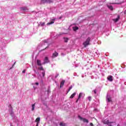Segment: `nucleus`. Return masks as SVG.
Masks as SVG:
<instances>
[{"label":"nucleus","instance_id":"5","mask_svg":"<svg viewBox=\"0 0 126 126\" xmlns=\"http://www.w3.org/2000/svg\"><path fill=\"white\" fill-rule=\"evenodd\" d=\"M85 96V94H84V93H80L79 94L78 99L76 101V103H78V101H79V99H80V98H83Z\"/></svg>","mask_w":126,"mask_h":126},{"label":"nucleus","instance_id":"12","mask_svg":"<svg viewBox=\"0 0 126 126\" xmlns=\"http://www.w3.org/2000/svg\"><path fill=\"white\" fill-rule=\"evenodd\" d=\"M48 43H49V39L44 40L41 43L42 45H48Z\"/></svg>","mask_w":126,"mask_h":126},{"label":"nucleus","instance_id":"16","mask_svg":"<svg viewBox=\"0 0 126 126\" xmlns=\"http://www.w3.org/2000/svg\"><path fill=\"white\" fill-rule=\"evenodd\" d=\"M37 64L39 66H41V65H42V64H43V63H42V62H41V60H37Z\"/></svg>","mask_w":126,"mask_h":126},{"label":"nucleus","instance_id":"7","mask_svg":"<svg viewBox=\"0 0 126 126\" xmlns=\"http://www.w3.org/2000/svg\"><path fill=\"white\" fill-rule=\"evenodd\" d=\"M43 61L44 62L42 63V64H46V63H50V60L47 57H46Z\"/></svg>","mask_w":126,"mask_h":126},{"label":"nucleus","instance_id":"28","mask_svg":"<svg viewBox=\"0 0 126 126\" xmlns=\"http://www.w3.org/2000/svg\"><path fill=\"white\" fill-rule=\"evenodd\" d=\"M60 126H65V124L64 123H61L60 124Z\"/></svg>","mask_w":126,"mask_h":126},{"label":"nucleus","instance_id":"19","mask_svg":"<svg viewBox=\"0 0 126 126\" xmlns=\"http://www.w3.org/2000/svg\"><path fill=\"white\" fill-rule=\"evenodd\" d=\"M107 7H108L109 9H110V10H113L114 9L113 6L110 4H107Z\"/></svg>","mask_w":126,"mask_h":126},{"label":"nucleus","instance_id":"44","mask_svg":"<svg viewBox=\"0 0 126 126\" xmlns=\"http://www.w3.org/2000/svg\"><path fill=\"white\" fill-rule=\"evenodd\" d=\"M47 48H48V47H46L45 49H47Z\"/></svg>","mask_w":126,"mask_h":126},{"label":"nucleus","instance_id":"9","mask_svg":"<svg viewBox=\"0 0 126 126\" xmlns=\"http://www.w3.org/2000/svg\"><path fill=\"white\" fill-rule=\"evenodd\" d=\"M38 69H39V70H42L43 71L42 72V76L43 77H45V71L44 70V68H43V66H41L40 67H39L38 68Z\"/></svg>","mask_w":126,"mask_h":126},{"label":"nucleus","instance_id":"13","mask_svg":"<svg viewBox=\"0 0 126 126\" xmlns=\"http://www.w3.org/2000/svg\"><path fill=\"white\" fill-rule=\"evenodd\" d=\"M21 10H22V11H24V12H26L28 10V8H27V7H21Z\"/></svg>","mask_w":126,"mask_h":126},{"label":"nucleus","instance_id":"31","mask_svg":"<svg viewBox=\"0 0 126 126\" xmlns=\"http://www.w3.org/2000/svg\"><path fill=\"white\" fill-rule=\"evenodd\" d=\"M88 99L89 101H91V96H89L88 97Z\"/></svg>","mask_w":126,"mask_h":126},{"label":"nucleus","instance_id":"37","mask_svg":"<svg viewBox=\"0 0 126 126\" xmlns=\"http://www.w3.org/2000/svg\"><path fill=\"white\" fill-rule=\"evenodd\" d=\"M36 126H39V122L36 123Z\"/></svg>","mask_w":126,"mask_h":126},{"label":"nucleus","instance_id":"30","mask_svg":"<svg viewBox=\"0 0 126 126\" xmlns=\"http://www.w3.org/2000/svg\"><path fill=\"white\" fill-rule=\"evenodd\" d=\"M2 56L4 57V58H5V57H6V54L4 53L3 55H1V57H2Z\"/></svg>","mask_w":126,"mask_h":126},{"label":"nucleus","instance_id":"1","mask_svg":"<svg viewBox=\"0 0 126 126\" xmlns=\"http://www.w3.org/2000/svg\"><path fill=\"white\" fill-rule=\"evenodd\" d=\"M6 44H7V41L6 40L2 38L1 39V48L2 50H3V49L6 47Z\"/></svg>","mask_w":126,"mask_h":126},{"label":"nucleus","instance_id":"38","mask_svg":"<svg viewBox=\"0 0 126 126\" xmlns=\"http://www.w3.org/2000/svg\"><path fill=\"white\" fill-rule=\"evenodd\" d=\"M95 54H96V55H97V56H98V55H100V54H99V53H98V52H95Z\"/></svg>","mask_w":126,"mask_h":126},{"label":"nucleus","instance_id":"27","mask_svg":"<svg viewBox=\"0 0 126 126\" xmlns=\"http://www.w3.org/2000/svg\"><path fill=\"white\" fill-rule=\"evenodd\" d=\"M47 93L49 94V93H51V90L50 89V88H48L47 90Z\"/></svg>","mask_w":126,"mask_h":126},{"label":"nucleus","instance_id":"43","mask_svg":"<svg viewBox=\"0 0 126 126\" xmlns=\"http://www.w3.org/2000/svg\"><path fill=\"white\" fill-rule=\"evenodd\" d=\"M47 46H48L47 47H48L49 46V44L47 45Z\"/></svg>","mask_w":126,"mask_h":126},{"label":"nucleus","instance_id":"41","mask_svg":"<svg viewBox=\"0 0 126 126\" xmlns=\"http://www.w3.org/2000/svg\"><path fill=\"white\" fill-rule=\"evenodd\" d=\"M33 88L34 89V90H36V87H35V86H33Z\"/></svg>","mask_w":126,"mask_h":126},{"label":"nucleus","instance_id":"14","mask_svg":"<svg viewBox=\"0 0 126 126\" xmlns=\"http://www.w3.org/2000/svg\"><path fill=\"white\" fill-rule=\"evenodd\" d=\"M58 56H59V53H58L57 52H55V53L53 54L52 57L53 59H54L55 58H57Z\"/></svg>","mask_w":126,"mask_h":126},{"label":"nucleus","instance_id":"46","mask_svg":"<svg viewBox=\"0 0 126 126\" xmlns=\"http://www.w3.org/2000/svg\"><path fill=\"white\" fill-rule=\"evenodd\" d=\"M91 78H93V77H91Z\"/></svg>","mask_w":126,"mask_h":126},{"label":"nucleus","instance_id":"35","mask_svg":"<svg viewBox=\"0 0 126 126\" xmlns=\"http://www.w3.org/2000/svg\"><path fill=\"white\" fill-rule=\"evenodd\" d=\"M58 76H59V74H57L56 75V76H55V78H57V77H58Z\"/></svg>","mask_w":126,"mask_h":126},{"label":"nucleus","instance_id":"32","mask_svg":"<svg viewBox=\"0 0 126 126\" xmlns=\"http://www.w3.org/2000/svg\"><path fill=\"white\" fill-rule=\"evenodd\" d=\"M94 94H96L97 93V92H96V90H94Z\"/></svg>","mask_w":126,"mask_h":126},{"label":"nucleus","instance_id":"3","mask_svg":"<svg viewBox=\"0 0 126 126\" xmlns=\"http://www.w3.org/2000/svg\"><path fill=\"white\" fill-rule=\"evenodd\" d=\"M9 113L11 117H13L14 116V113H13L12 107H11V105H9Z\"/></svg>","mask_w":126,"mask_h":126},{"label":"nucleus","instance_id":"40","mask_svg":"<svg viewBox=\"0 0 126 126\" xmlns=\"http://www.w3.org/2000/svg\"><path fill=\"white\" fill-rule=\"evenodd\" d=\"M111 123L109 124V125H108V126H112V125H111Z\"/></svg>","mask_w":126,"mask_h":126},{"label":"nucleus","instance_id":"23","mask_svg":"<svg viewBox=\"0 0 126 126\" xmlns=\"http://www.w3.org/2000/svg\"><path fill=\"white\" fill-rule=\"evenodd\" d=\"M40 120H41V118H40V117H38L35 120V122H36V123H38V124H39L40 123Z\"/></svg>","mask_w":126,"mask_h":126},{"label":"nucleus","instance_id":"26","mask_svg":"<svg viewBox=\"0 0 126 126\" xmlns=\"http://www.w3.org/2000/svg\"><path fill=\"white\" fill-rule=\"evenodd\" d=\"M73 29L74 31H76V30H78V27H73Z\"/></svg>","mask_w":126,"mask_h":126},{"label":"nucleus","instance_id":"39","mask_svg":"<svg viewBox=\"0 0 126 126\" xmlns=\"http://www.w3.org/2000/svg\"><path fill=\"white\" fill-rule=\"evenodd\" d=\"M94 111H95V112H97V111H98L97 109H94Z\"/></svg>","mask_w":126,"mask_h":126},{"label":"nucleus","instance_id":"15","mask_svg":"<svg viewBox=\"0 0 126 126\" xmlns=\"http://www.w3.org/2000/svg\"><path fill=\"white\" fill-rule=\"evenodd\" d=\"M112 20L114 21V22H115V23H116V22L120 20V15H118L117 18L116 19H113Z\"/></svg>","mask_w":126,"mask_h":126},{"label":"nucleus","instance_id":"34","mask_svg":"<svg viewBox=\"0 0 126 126\" xmlns=\"http://www.w3.org/2000/svg\"><path fill=\"white\" fill-rule=\"evenodd\" d=\"M26 72V70H24L22 72L23 73H25V72Z\"/></svg>","mask_w":126,"mask_h":126},{"label":"nucleus","instance_id":"10","mask_svg":"<svg viewBox=\"0 0 126 126\" xmlns=\"http://www.w3.org/2000/svg\"><path fill=\"white\" fill-rule=\"evenodd\" d=\"M106 101L107 102H112V97H111V95H109V94H107Z\"/></svg>","mask_w":126,"mask_h":126},{"label":"nucleus","instance_id":"22","mask_svg":"<svg viewBox=\"0 0 126 126\" xmlns=\"http://www.w3.org/2000/svg\"><path fill=\"white\" fill-rule=\"evenodd\" d=\"M76 95V93H74L70 96V99H72L74 96H75Z\"/></svg>","mask_w":126,"mask_h":126},{"label":"nucleus","instance_id":"8","mask_svg":"<svg viewBox=\"0 0 126 126\" xmlns=\"http://www.w3.org/2000/svg\"><path fill=\"white\" fill-rule=\"evenodd\" d=\"M41 2L42 3H51V2H53V0H41Z\"/></svg>","mask_w":126,"mask_h":126},{"label":"nucleus","instance_id":"24","mask_svg":"<svg viewBox=\"0 0 126 126\" xmlns=\"http://www.w3.org/2000/svg\"><path fill=\"white\" fill-rule=\"evenodd\" d=\"M68 41V38H67V37H64V41L65 43H67Z\"/></svg>","mask_w":126,"mask_h":126},{"label":"nucleus","instance_id":"20","mask_svg":"<svg viewBox=\"0 0 126 126\" xmlns=\"http://www.w3.org/2000/svg\"><path fill=\"white\" fill-rule=\"evenodd\" d=\"M56 19H53L52 21L48 22L47 24V25H51V24H53V23H55V20Z\"/></svg>","mask_w":126,"mask_h":126},{"label":"nucleus","instance_id":"33","mask_svg":"<svg viewBox=\"0 0 126 126\" xmlns=\"http://www.w3.org/2000/svg\"><path fill=\"white\" fill-rule=\"evenodd\" d=\"M90 126H94V125H93V123H90Z\"/></svg>","mask_w":126,"mask_h":126},{"label":"nucleus","instance_id":"25","mask_svg":"<svg viewBox=\"0 0 126 126\" xmlns=\"http://www.w3.org/2000/svg\"><path fill=\"white\" fill-rule=\"evenodd\" d=\"M39 26L43 27L45 25V23L40 22V24H39Z\"/></svg>","mask_w":126,"mask_h":126},{"label":"nucleus","instance_id":"36","mask_svg":"<svg viewBox=\"0 0 126 126\" xmlns=\"http://www.w3.org/2000/svg\"><path fill=\"white\" fill-rule=\"evenodd\" d=\"M34 84H35V85H39V83L36 82V83H34Z\"/></svg>","mask_w":126,"mask_h":126},{"label":"nucleus","instance_id":"11","mask_svg":"<svg viewBox=\"0 0 126 126\" xmlns=\"http://www.w3.org/2000/svg\"><path fill=\"white\" fill-rule=\"evenodd\" d=\"M107 79L108 81L112 82H113V80H114V77H113V76L112 75H109L107 77Z\"/></svg>","mask_w":126,"mask_h":126},{"label":"nucleus","instance_id":"42","mask_svg":"<svg viewBox=\"0 0 126 126\" xmlns=\"http://www.w3.org/2000/svg\"><path fill=\"white\" fill-rule=\"evenodd\" d=\"M15 64V62L14 63L13 65H12V67H13V66Z\"/></svg>","mask_w":126,"mask_h":126},{"label":"nucleus","instance_id":"45","mask_svg":"<svg viewBox=\"0 0 126 126\" xmlns=\"http://www.w3.org/2000/svg\"><path fill=\"white\" fill-rule=\"evenodd\" d=\"M91 78H93V77H91Z\"/></svg>","mask_w":126,"mask_h":126},{"label":"nucleus","instance_id":"6","mask_svg":"<svg viewBox=\"0 0 126 126\" xmlns=\"http://www.w3.org/2000/svg\"><path fill=\"white\" fill-rule=\"evenodd\" d=\"M78 118L81 120V121H83V122L84 123H86V124H88L89 123V121H88V120L85 119V118H83L82 117H81L80 116H78Z\"/></svg>","mask_w":126,"mask_h":126},{"label":"nucleus","instance_id":"21","mask_svg":"<svg viewBox=\"0 0 126 126\" xmlns=\"http://www.w3.org/2000/svg\"><path fill=\"white\" fill-rule=\"evenodd\" d=\"M36 103H34L32 105V111H34L35 110V105Z\"/></svg>","mask_w":126,"mask_h":126},{"label":"nucleus","instance_id":"17","mask_svg":"<svg viewBox=\"0 0 126 126\" xmlns=\"http://www.w3.org/2000/svg\"><path fill=\"white\" fill-rule=\"evenodd\" d=\"M64 82H65V81H64V80H63L60 83V88L63 87V85H64Z\"/></svg>","mask_w":126,"mask_h":126},{"label":"nucleus","instance_id":"2","mask_svg":"<svg viewBox=\"0 0 126 126\" xmlns=\"http://www.w3.org/2000/svg\"><path fill=\"white\" fill-rule=\"evenodd\" d=\"M91 40V38L90 37H88L87 40L83 43V45L85 47V48H86L87 46L89 45L90 44V41Z\"/></svg>","mask_w":126,"mask_h":126},{"label":"nucleus","instance_id":"29","mask_svg":"<svg viewBox=\"0 0 126 126\" xmlns=\"http://www.w3.org/2000/svg\"><path fill=\"white\" fill-rule=\"evenodd\" d=\"M71 89H72V86H71L69 87L68 90V92H69L70 90H71Z\"/></svg>","mask_w":126,"mask_h":126},{"label":"nucleus","instance_id":"4","mask_svg":"<svg viewBox=\"0 0 126 126\" xmlns=\"http://www.w3.org/2000/svg\"><path fill=\"white\" fill-rule=\"evenodd\" d=\"M63 33H60V34H57L56 32L52 33L51 34V36L52 38H55V39H56V38H58L60 35H63Z\"/></svg>","mask_w":126,"mask_h":126},{"label":"nucleus","instance_id":"18","mask_svg":"<svg viewBox=\"0 0 126 126\" xmlns=\"http://www.w3.org/2000/svg\"><path fill=\"white\" fill-rule=\"evenodd\" d=\"M103 124L104 125H109V124H113V123L109 122L108 120H105L104 121Z\"/></svg>","mask_w":126,"mask_h":126}]
</instances>
